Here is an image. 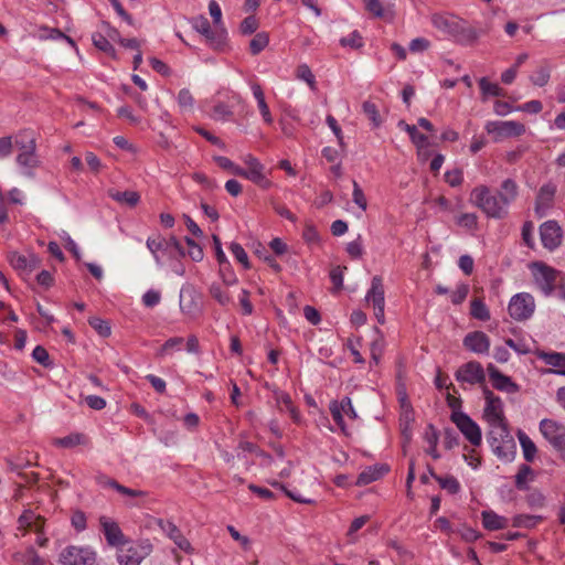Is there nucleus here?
<instances>
[{
  "mask_svg": "<svg viewBox=\"0 0 565 565\" xmlns=\"http://www.w3.org/2000/svg\"><path fill=\"white\" fill-rule=\"evenodd\" d=\"M180 309L191 318H195L202 312L201 298L192 287L181 288Z\"/></svg>",
  "mask_w": 565,
  "mask_h": 565,
  "instance_id": "nucleus-16",
  "label": "nucleus"
},
{
  "mask_svg": "<svg viewBox=\"0 0 565 565\" xmlns=\"http://www.w3.org/2000/svg\"><path fill=\"white\" fill-rule=\"evenodd\" d=\"M45 527L44 519L34 511L26 509L18 518L17 531L25 536L29 532L40 531Z\"/></svg>",
  "mask_w": 565,
  "mask_h": 565,
  "instance_id": "nucleus-23",
  "label": "nucleus"
},
{
  "mask_svg": "<svg viewBox=\"0 0 565 565\" xmlns=\"http://www.w3.org/2000/svg\"><path fill=\"white\" fill-rule=\"evenodd\" d=\"M12 563L13 565H44V562L32 546L14 552L12 554Z\"/></svg>",
  "mask_w": 565,
  "mask_h": 565,
  "instance_id": "nucleus-32",
  "label": "nucleus"
},
{
  "mask_svg": "<svg viewBox=\"0 0 565 565\" xmlns=\"http://www.w3.org/2000/svg\"><path fill=\"white\" fill-rule=\"evenodd\" d=\"M364 114L367 116L370 121L372 122L373 127L377 128L382 124L381 116L379 114V110L375 106V104L371 102H364L362 105Z\"/></svg>",
  "mask_w": 565,
  "mask_h": 565,
  "instance_id": "nucleus-54",
  "label": "nucleus"
},
{
  "mask_svg": "<svg viewBox=\"0 0 565 565\" xmlns=\"http://www.w3.org/2000/svg\"><path fill=\"white\" fill-rule=\"evenodd\" d=\"M365 9L376 18L392 20L394 2L392 0H363Z\"/></svg>",
  "mask_w": 565,
  "mask_h": 565,
  "instance_id": "nucleus-28",
  "label": "nucleus"
},
{
  "mask_svg": "<svg viewBox=\"0 0 565 565\" xmlns=\"http://www.w3.org/2000/svg\"><path fill=\"white\" fill-rule=\"evenodd\" d=\"M151 551L152 545L148 540L126 541L117 547V562L119 565H140Z\"/></svg>",
  "mask_w": 565,
  "mask_h": 565,
  "instance_id": "nucleus-5",
  "label": "nucleus"
},
{
  "mask_svg": "<svg viewBox=\"0 0 565 565\" xmlns=\"http://www.w3.org/2000/svg\"><path fill=\"white\" fill-rule=\"evenodd\" d=\"M146 245L158 266H163L167 262L178 259L184 255L182 245L174 236L170 238L148 237Z\"/></svg>",
  "mask_w": 565,
  "mask_h": 565,
  "instance_id": "nucleus-2",
  "label": "nucleus"
},
{
  "mask_svg": "<svg viewBox=\"0 0 565 565\" xmlns=\"http://www.w3.org/2000/svg\"><path fill=\"white\" fill-rule=\"evenodd\" d=\"M544 439L565 458V425L551 418H544L539 425Z\"/></svg>",
  "mask_w": 565,
  "mask_h": 565,
  "instance_id": "nucleus-7",
  "label": "nucleus"
},
{
  "mask_svg": "<svg viewBox=\"0 0 565 565\" xmlns=\"http://www.w3.org/2000/svg\"><path fill=\"white\" fill-rule=\"evenodd\" d=\"M489 376L492 382V385L495 390L507 392V393H515L518 392V385L511 380V377L502 374L498 371L492 364L488 366Z\"/></svg>",
  "mask_w": 565,
  "mask_h": 565,
  "instance_id": "nucleus-29",
  "label": "nucleus"
},
{
  "mask_svg": "<svg viewBox=\"0 0 565 565\" xmlns=\"http://www.w3.org/2000/svg\"><path fill=\"white\" fill-rule=\"evenodd\" d=\"M543 519L542 515L516 514L512 519V524L515 527L534 529Z\"/></svg>",
  "mask_w": 565,
  "mask_h": 565,
  "instance_id": "nucleus-45",
  "label": "nucleus"
},
{
  "mask_svg": "<svg viewBox=\"0 0 565 565\" xmlns=\"http://www.w3.org/2000/svg\"><path fill=\"white\" fill-rule=\"evenodd\" d=\"M555 190L556 189L553 184H544L540 189L535 204V212L540 217H543L551 206L555 195Z\"/></svg>",
  "mask_w": 565,
  "mask_h": 565,
  "instance_id": "nucleus-30",
  "label": "nucleus"
},
{
  "mask_svg": "<svg viewBox=\"0 0 565 565\" xmlns=\"http://www.w3.org/2000/svg\"><path fill=\"white\" fill-rule=\"evenodd\" d=\"M542 244L545 248L554 250L562 243V228L555 221H547L540 227Z\"/></svg>",
  "mask_w": 565,
  "mask_h": 565,
  "instance_id": "nucleus-22",
  "label": "nucleus"
},
{
  "mask_svg": "<svg viewBox=\"0 0 565 565\" xmlns=\"http://www.w3.org/2000/svg\"><path fill=\"white\" fill-rule=\"evenodd\" d=\"M482 525L489 531H498L507 527L508 519L499 515L492 510H484L481 512Z\"/></svg>",
  "mask_w": 565,
  "mask_h": 565,
  "instance_id": "nucleus-36",
  "label": "nucleus"
},
{
  "mask_svg": "<svg viewBox=\"0 0 565 565\" xmlns=\"http://www.w3.org/2000/svg\"><path fill=\"white\" fill-rule=\"evenodd\" d=\"M209 12L216 29H225L222 21V10L215 0L209 2Z\"/></svg>",
  "mask_w": 565,
  "mask_h": 565,
  "instance_id": "nucleus-62",
  "label": "nucleus"
},
{
  "mask_svg": "<svg viewBox=\"0 0 565 565\" xmlns=\"http://www.w3.org/2000/svg\"><path fill=\"white\" fill-rule=\"evenodd\" d=\"M530 269L533 275L534 284L546 297L554 292L556 281L563 280L562 274L558 270L545 265L544 263H533L531 264Z\"/></svg>",
  "mask_w": 565,
  "mask_h": 565,
  "instance_id": "nucleus-6",
  "label": "nucleus"
},
{
  "mask_svg": "<svg viewBox=\"0 0 565 565\" xmlns=\"http://www.w3.org/2000/svg\"><path fill=\"white\" fill-rule=\"evenodd\" d=\"M539 360L551 366L543 374H557L565 376V352H546L543 350L535 351Z\"/></svg>",
  "mask_w": 565,
  "mask_h": 565,
  "instance_id": "nucleus-20",
  "label": "nucleus"
},
{
  "mask_svg": "<svg viewBox=\"0 0 565 565\" xmlns=\"http://www.w3.org/2000/svg\"><path fill=\"white\" fill-rule=\"evenodd\" d=\"M296 76L298 79L306 82L311 89H316V77L307 64H300L297 67Z\"/></svg>",
  "mask_w": 565,
  "mask_h": 565,
  "instance_id": "nucleus-52",
  "label": "nucleus"
},
{
  "mask_svg": "<svg viewBox=\"0 0 565 565\" xmlns=\"http://www.w3.org/2000/svg\"><path fill=\"white\" fill-rule=\"evenodd\" d=\"M268 42L269 39L265 32L257 33L249 43L252 54L260 53L268 45Z\"/></svg>",
  "mask_w": 565,
  "mask_h": 565,
  "instance_id": "nucleus-53",
  "label": "nucleus"
},
{
  "mask_svg": "<svg viewBox=\"0 0 565 565\" xmlns=\"http://www.w3.org/2000/svg\"><path fill=\"white\" fill-rule=\"evenodd\" d=\"M15 146L19 150L17 163L21 173L28 178L34 177V171L40 167L41 160L36 154L35 138L32 132L24 131L15 137Z\"/></svg>",
  "mask_w": 565,
  "mask_h": 565,
  "instance_id": "nucleus-1",
  "label": "nucleus"
},
{
  "mask_svg": "<svg viewBox=\"0 0 565 565\" xmlns=\"http://www.w3.org/2000/svg\"><path fill=\"white\" fill-rule=\"evenodd\" d=\"M484 129L495 142L519 137L525 132V126L515 120H490L486 122Z\"/></svg>",
  "mask_w": 565,
  "mask_h": 565,
  "instance_id": "nucleus-10",
  "label": "nucleus"
},
{
  "mask_svg": "<svg viewBox=\"0 0 565 565\" xmlns=\"http://www.w3.org/2000/svg\"><path fill=\"white\" fill-rule=\"evenodd\" d=\"M329 409L332 418L343 431L345 430L344 417L347 416L351 419H355L358 417L350 397H343L341 401H331Z\"/></svg>",
  "mask_w": 565,
  "mask_h": 565,
  "instance_id": "nucleus-17",
  "label": "nucleus"
},
{
  "mask_svg": "<svg viewBox=\"0 0 565 565\" xmlns=\"http://www.w3.org/2000/svg\"><path fill=\"white\" fill-rule=\"evenodd\" d=\"M399 420L403 436L405 437L406 441H409L412 438V423L414 417L411 406L406 403L405 398L402 399V414Z\"/></svg>",
  "mask_w": 565,
  "mask_h": 565,
  "instance_id": "nucleus-40",
  "label": "nucleus"
},
{
  "mask_svg": "<svg viewBox=\"0 0 565 565\" xmlns=\"http://www.w3.org/2000/svg\"><path fill=\"white\" fill-rule=\"evenodd\" d=\"M551 77V66L547 63L539 65L530 75V82L539 87L545 86Z\"/></svg>",
  "mask_w": 565,
  "mask_h": 565,
  "instance_id": "nucleus-44",
  "label": "nucleus"
},
{
  "mask_svg": "<svg viewBox=\"0 0 565 565\" xmlns=\"http://www.w3.org/2000/svg\"><path fill=\"white\" fill-rule=\"evenodd\" d=\"M479 36L480 32L477 29L468 25L467 22L461 19L458 31L452 36V39L460 44L469 45L475 43Z\"/></svg>",
  "mask_w": 565,
  "mask_h": 565,
  "instance_id": "nucleus-34",
  "label": "nucleus"
},
{
  "mask_svg": "<svg viewBox=\"0 0 565 565\" xmlns=\"http://www.w3.org/2000/svg\"><path fill=\"white\" fill-rule=\"evenodd\" d=\"M470 202L489 217L502 218L508 214V207L499 195L491 194L486 185L476 186L471 191Z\"/></svg>",
  "mask_w": 565,
  "mask_h": 565,
  "instance_id": "nucleus-3",
  "label": "nucleus"
},
{
  "mask_svg": "<svg viewBox=\"0 0 565 565\" xmlns=\"http://www.w3.org/2000/svg\"><path fill=\"white\" fill-rule=\"evenodd\" d=\"M366 302L371 303L374 308V316L379 323H384L385 315V297L383 280L380 276H374L371 280V287L365 295Z\"/></svg>",
  "mask_w": 565,
  "mask_h": 565,
  "instance_id": "nucleus-14",
  "label": "nucleus"
},
{
  "mask_svg": "<svg viewBox=\"0 0 565 565\" xmlns=\"http://www.w3.org/2000/svg\"><path fill=\"white\" fill-rule=\"evenodd\" d=\"M7 258L12 268L22 277L31 275V273L40 265L39 257L33 253L22 255L18 252H10Z\"/></svg>",
  "mask_w": 565,
  "mask_h": 565,
  "instance_id": "nucleus-15",
  "label": "nucleus"
},
{
  "mask_svg": "<svg viewBox=\"0 0 565 565\" xmlns=\"http://www.w3.org/2000/svg\"><path fill=\"white\" fill-rule=\"evenodd\" d=\"M533 471L527 465H522L515 476V486L520 490L527 487L529 481L532 479Z\"/></svg>",
  "mask_w": 565,
  "mask_h": 565,
  "instance_id": "nucleus-51",
  "label": "nucleus"
},
{
  "mask_svg": "<svg viewBox=\"0 0 565 565\" xmlns=\"http://www.w3.org/2000/svg\"><path fill=\"white\" fill-rule=\"evenodd\" d=\"M451 420L472 446L481 445V428L470 416L463 412L455 411L451 414Z\"/></svg>",
  "mask_w": 565,
  "mask_h": 565,
  "instance_id": "nucleus-13",
  "label": "nucleus"
},
{
  "mask_svg": "<svg viewBox=\"0 0 565 565\" xmlns=\"http://www.w3.org/2000/svg\"><path fill=\"white\" fill-rule=\"evenodd\" d=\"M436 480L440 488L448 493L456 494L461 489L459 481L452 476L438 477Z\"/></svg>",
  "mask_w": 565,
  "mask_h": 565,
  "instance_id": "nucleus-50",
  "label": "nucleus"
},
{
  "mask_svg": "<svg viewBox=\"0 0 565 565\" xmlns=\"http://www.w3.org/2000/svg\"><path fill=\"white\" fill-rule=\"evenodd\" d=\"M178 105L183 110L192 109L194 105V98L188 88H182L178 94Z\"/></svg>",
  "mask_w": 565,
  "mask_h": 565,
  "instance_id": "nucleus-57",
  "label": "nucleus"
},
{
  "mask_svg": "<svg viewBox=\"0 0 565 565\" xmlns=\"http://www.w3.org/2000/svg\"><path fill=\"white\" fill-rule=\"evenodd\" d=\"M470 313L475 319L481 321H487L490 319V311L486 303L480 299H475L471 301Z\"/></svg>",
  "mask_w": 565,
  "mask_h": 565,
  "instance_id": "nucleus-48",
  "label": "nucleus"
},
{
  "mask_svg": "<svg viewBox=\"0 0 565 565\" xmlns=\"http://www.w3.org/2000/svg\"><path fill=\"white\" fill-rule=\"evenodd\" d=\"M369 521V516L367 515H361L356 519H354L348 530V537L350 540L351 543H355L356 540H358V536H356V533L360 529H362L366 522Z\"/></svg>",
  "mask_w": 565,
  "mask_h": 565,
  "instance_id": "nucleus-55",
  "label": "nucleus"
},
{
  "mask_svg": "<svg viewBox=\"0 0 565 565\" xmlns=\"http://www.w3.org/2000/svg\"><path fill=\"white\" fill-rule=\"evenodd\" d=\"M456 223L466 231L475 232L478 228V216L475 213H462L456 217Z\"/></svg>",
  "mask_w": 565,
  "mask_h": 565,
  "instance_id": "nucleus-47",
  "label": "nucleus"
},
{
  "mask_svg": "<svg viewBox=\"0 0 565 565\" xmlns=\"http://www.w3.org/2000/svg\"><path fill=\"white\" fill-rule=\"evenodd\" d=\"M160 530L174 542V544L183 552L191 553L190 542L182 535L181 531L171 521L159 520Z\"/></svg>",
  "mask_w": 565,
  "mask_h": 565,
  "instance_id": "nucleus-27",
  "label": "nucleus"
},
{
  "mask_svg": "<svg viewBox=\"0 0 565 565\" xmlns=\"http://www.w3.org/2000/svg\"><path fill=\"white\" fill-rule=\"evenodd\" d=\"M510 317L515 321L530 319L535 311L534 297L529 292H519L512 296L508 305Z\"/></svg>",
  "mask_w": 565,
  "mask_h": 565,
  "instance_id": "nucleus-12",
  "label": "nucleus"
},
{
  "mask_svg": "<svg viewBox=\"0 0 565 565\" xmlns=\"http://www.w3.org/2000/svg\"><path fill=\"white\" fill-rule=\"evenodd\" d=\"M34 38L39 39L40 41H46V40H64L66 41L78 54V49L74 42V40L63 32H61L58 29L49 28V26H40L36 29V31L33 34Z\"/></svg>",
  "mask_w": 565,
  "mask_h": 565,
  "instance_id": "nucleus-31",
  "label": "nucleus"
},
{
  "mask_svg": "<svg viewBox=\"0 0 565 565\" xmlns=\"http://www.w3.org/2000/svg\"><path fill=\"white\" fill-rule=\"evenodd\" d=\"M479 86L483 95L486 96H501L502 88L494 83L489 82L486 77L479 81Z\"/></svg>",
  "mask_w": 565,
  "mask_h": 565,
  "instance_id": "nucleus-56",
  "label": "nucleus"
},
{
  "mask_svg": "<svg viewBox=\"0 0 565 565\" xmlns=\"http://www.w3.org/2000/svg\"><path fill=\"white\" fill-rule=\"evenodd\" d=\"M117 38L118 32L110 28L108 24H104L102 26V31L95 32L92 35L93 44L95 47L111 57H116V50L110 41H115Z\"/></svg>",
  "mask_w": 565,
  "mask_h": 565,
  "instance_id": "nucleus-18",
  "label": "nucleus"
},
{
  "mask_svg": "<svg viewBox=\"0 0 565 565\" xmlns=\"http://www.w3.org/2000/svg\"><path fill=\"white\" fill-rule=\"evenodd\" d=\"M488 443L493 454L502 461L510 462L516 454L515 441L507 426L490 428Z\"/></svg>",
  "mask_w": 565,
  "mask_h": 565,
  "instance_id": "nucleus-4",
  "label": "nucleus"
},
{
  "mask_svg": "<svg viewBox=\"0 0 565 565\" xmlns=\"http://www.w3.org/2000/svg\"><path fill=\"white\" fill-rule=\"evenodd\" d=\"M456 379L459 382L469 384H481L486 380V374L482 365L479 362L470 361L456 372Z\"/></svg>",
  "mask_w": 565,
  "mask_h": 565,
  "instance_id": "nucleus-21",
  "label": "nucleus"
},
{
  "mask_svg": "<svg viewBox=\"0 0 565 565\" xmlns=\"http://www.w3.org/2000/svg\"><path fill=\"white\" fill-rule=\"evenodd\" d=\"M460 21V18L449 13H436L431 17L434 28L450 38L458 31Z\"/></svg>",
  "mask_w": 565,
  "mask_h": 565,
  "instance_id": "nucleus-25",
  "label": "nucleus"
},
{
  "mask_svg": "<svg viewBox=\"0 0 565 565\" xmlns=\"http://www.w3.org/2000/svg\"><path fill=\"white\" fill-rule=\"evenodd\" d=\"M97 553L89 546L71 545L60 554L62 565H95Z\"/></svg>",
  "mask_w": 565,
  "mask_h": 565,
  "instance_id": "nucleus-11",
  "label": "nucleus"
},
{
  "mask_svg": "<svg viewBox=\"0 0 565 565\" xmlns=\"http://www.w3.org/2000/svg\"><path fill=\"white\" fill-rule=\"evenodd\" d=\"M463 345L476 354H488L490 350V339L482 331H473L463 338Z\"/></svg>",
  "mask_w": 565,
  "mask_h": 565,
  "instance_id": "nucleus-26",
  "label": "nucleus"
},
{
  "mask_svg": "<svg viewBox=\"0 0 565 565\" xmlns=\"http://www.w3.org/2000/svg\"><path fill=\"white\" fill-rule=\"evenodd\" d=\"M423 438H424V441L427 445L426 448H425L426 454H428L435 460L439 459L440 458V454L437 450V445H438V441H439V434H438L437 429L431 424H429L425 428Z\"/></svg>",
  "mask_w": 565,
  "mask_h": 565,
  "instance_id": "nucleus-37",
  "label": "nucleus"
},
{
  "mask_svg": "<svg viewBox=\"0 0 565 565\" xmlns=\"http://www.w3.org/2000/svg\"><path fill=\"white\" fill-rule=\"evenodd\" d=\"M518 438L522 448L523 457L526 461L534 460L537 449L533 440L522 430L518 431Z\"/></svg>",
  "mask_w": 565,
  "mask_h": 565,
  "instance_id": "nucleus-43",
  "label": "nucleus"
},
{
  "mask_svg": "<svg viewBox=\"0 0 565 565\" xmlns=\"http://www.w3.org/2000/svg\"><path fill=\"white\" fill-rule=\"evenodd\" d=\"M100 484L104 487H109L114 490H116L118 493L129 497V498H143L146 497V492L141 490L130 489L125 486L119 484L114 479L105 478L100 481Z\"/></svg>",
  "mask_w": 565,
  "mask_h": 565,
  "instance_id": "nucleus-42",
  "label": "nucleus"
},
{
  "mask_svg": "<svg viewBox=\"0 0 565 565\" xmlns=\"http://www.w3.org/2000/svg\"><path fill=\"white\" fill-rule=\"evenodd\" d=\"M352 200L353 202L361 209V211L365 212L367 209L366 198L358 184L356 181H353V191H352Z\"/></svg>",
  "mask_w": 565,
  "mask_h": 565,
  "instance_id": "nucleus-63",
  "label": "nucleus"
},
{
  "mask_svg": "<svg viewBox=\"0 0 565 565\" xmlns=\"http://www.w3.org/2000/svg\"><path fill=\"white\" fill-rule=\"evenodd\" d=\"M239 448L243 451L254 452L256 456L263 459L264 465H270L273 462V458L265 454L263 450H259L254 444L249 441H242L239 444Z\"/></svg>",
  "mask_w": 565,
  "mask_h": 565,
  "instance_id": "nucleus-60",
  "label": "nucleus"
},
{
  "mask_svg": "<svg viewBox=\"0 0 565 565\" xmlns=\"http://www.w3.org/2000/svg\"><path fill=\"white\" fill-rule=\"evenodd\" d=\"M387 468L385 466H371L365 468L358 477L356 484L358 486H366L379 480L382 476L385 475Z\"/></svg>",
  "mask_w": 565,
  "mask_h": 565,
  "instance_id": "nucleus-39",
  "label": "nucleus"
},
{
  "mask_svg": "<svg viewBox=\"0 0 565 565\" xmlns=\"http://www.w3.org/2000/svg\"><path fill=\"white\" fill-rule=\"evenodd\" d=\"M210 295L213 299H215L221 306H228L233 302V298L222 288L218 284H212L209 288Z\"/></svg>",
  "mask_w": 565,
  "mask_h": 565,
  "instance_id": "nucleus-46",
  "label": "nucleus"
},
{
  "mask_svg": "<svg viewBox=\"0 0 565 565\" xmlns=\"http://www.w3.org/2000/svg\"><path fill=\"white\" fill-rule=\"evenodd\" d=\"M107 194L110 199L116 201L118 204L122 206L134 207L140 201V195L136 191H118L116 189H109Z\"/></svg>",
  "mask_w": 565,
  "mask_h": 565,
  "instance_id": "nucleus-35",
  "label": "nucleus"
},
{
  "mask_svg": "<svg viewBox=\"0 0 565 565\" xmlns=\"http://www.w3.org/2000/svg\"><path fill=\"white\" fill-rule=\"evenodd\" d=\"M192 28L202 34L207 44L214 50H223L227 41V32L225 29L212 30L209 20L204 15H196L191 19Z\"/></svg>",
  "mask_w": 565,
  "mask_h": 565,
  "instance_id": "nucleus-9",
  "label": "nucleus"
},
{
  "mask_svg": "<svg viewBox=\"0 0 565 565\" xmlns=\"http://www.w3.org/2000/svg\"><path fill=\"white\" fill-rule=\"evenodd\" d=\"M99 523L107 543L111 546H120L125 540V535L117 522L107 516H100Z\"/></svg>",
  "mask_w": 565,
  "mask_h": 565,
  "instance_id": "nucleus-24",
  "label": "nucleus"
},
{
  "mask_svg": "<svg viewBox=\"0 0 565 565\" xmlns=\"http://www.w3.org/2000/svg\"><path fill=\"white\" fill-rule=\"evenodd\" d=\"M500 200L505 204L507 207L516 199L518 196V185L511 180L507 179L502 182L501 189L498 193Z\"/></svg>",
  "mask_w": 565,
  "mask_h": 565,
  "instance_id": "nucleus-41",
  "label": "nucleus"
},
{
  "mask_svg": "<svg viewBox=\"0 0 565 565\" xmlns=\"http://www.w3.org/2000/svg\"><path fill=\"white\" fill-rule=\"evenodd\" d=\"M302 238L309 245H318L321 241L318 230L311 224H306Z\"/></svg>",
  "mask_w": 565,
  "mask_h": 565,
  "instance_id": "nucleus-61",
  "label": "nucleus"
},
{
  "mask_svg": "<svg viewBox=\"0 0 565 565\" xmlns=\"http://www.w3.org/2000/svg\"><path fill=\"white\" fill-rule=\"evenodd\" d=\"M183 345V338L174 337L168 339L162 348L160 349V355H167L172 353L173 351H180Z\"/></svg>",
  "mask_w": 565,
  "mask_h": 565,
  "instance_id": "nucleus-58",
  "label": "nucleus"
},
{
  "mask_svg": "<svg viewBox=\"0 0 565 565\" xmlns=\"http://www.w3.org/2000/svg\"><path fill=\"white\" fill-rule=\"evenodd\" d=\"M245 179L260 186L262 189H269L273 182L267 178L266 168L263 163L257 167L245 169Z\"/></svg>",
  "mask_w": 565,
  "mask_h": 565,
  "instance_id": "nucleus-33",
  "label": "nucleus"
},
{
  "mask_svg": "<svg viewBox=\"0 0 565 565\" xmlns=\"http://www.w3.org/2000/svg\"><path fill=\"white\" fill-rule=\"evenodd\" d=\"M232 116L231 107L224 103L215 104L211 111V118L216 121H227Z\"/></svg>",
  "mask_w": 565,
  "mask_h": 565,
  "instance_id": "nucleus-49",
  "label": "nucleus"
},
{
  "mask_svg": "<svg viewBox=\"0 0 565 565\" xmlns=\"http://www.w3.org/2000/svg\"><path fill=\"white\" fill-rule=\"evenodd\" d=\"M340 44L342 46H349L352 49H360L363 45L362 36L358 31H353L348 36H344L340 40Z\"/></svg>",
  "mask_w": 565,
  "mask_h": 565,
  "instance_id": "nucleus-64",
  "label": "nucleus"
},
{
  "mask_svg": "<svg viewBox=\"0 0 565 565\" xmlns=\"http://www.w3.org/2000/svg\"><path fill=\"white\" fill-rule=\"evenodd\" d=\"M246 83L250 88L254 99L256 100L257 108L263 118V121L267 125H271L274 122V117L266 102L265 92L263 87L254 77L246 78Z\"/></svg>",
  "mask_w": 565,
  "mask_h": 565,
  "instance_id": "nucleus-19",
  "label": "nucleus"
},
{
  "mask_svg": "<svg viewBox=\"0 0 565 565\" xmlns=\"http://www.w3.org/2000/svg\"><path fill=\"white\" fill-rule=\"evenodd\" d=\"M230 250L235 259L241 263L245 268H249L248 256L241 244L233 242L230 245Z\"/></svg>",
  "mask_w": 565,
  "mask_h": 565,
  "instance_id": "nucleus-59",
  "label": "nucleus"
},
{
  "mask_svg": "<svg viewBox=\"0 0 565 565\" xmlns=\"http://www.w3.org/2000/svg\"><path fill=\"white\" fill-rule=\"evenodd\" d=\"M53 445L60 448L72 449L77 446L88 445V438L82 433H72L65 437L55 438Z\"/></svg>",
  "mask_w": 565,
  "mask_h": 565,
  "instance_id": "nucleus-38",
  "label": "nucleus"
},
{
  "mask_svg": "<svg viewBox=\"0 0 565 565\" xmlns=\"http://www.w3.org/2000/svg\"><path fill=\"white\" fill-rule=\"evenodd\" d=\"M483 419L488 423L490 428L507 426L508 422L504 415V406L502 399L488 388L483 390Z\"/></svg>",
  "mask_w": 565,
  "mask_h": 565,
  "instance_id": "nucleus-8",
  "label": "nucleus"
}]
</instances>
